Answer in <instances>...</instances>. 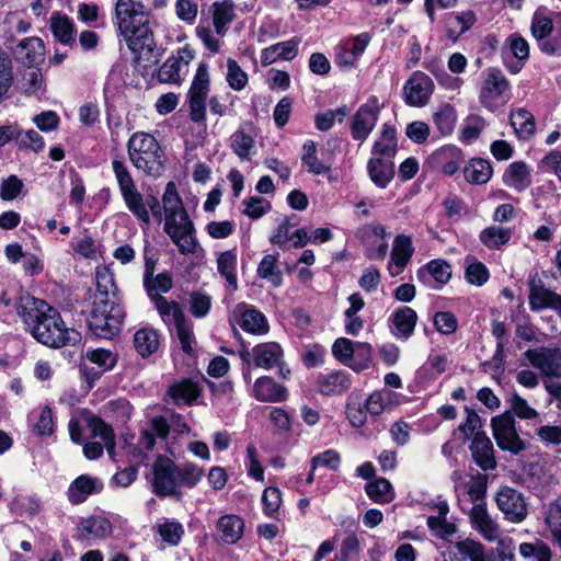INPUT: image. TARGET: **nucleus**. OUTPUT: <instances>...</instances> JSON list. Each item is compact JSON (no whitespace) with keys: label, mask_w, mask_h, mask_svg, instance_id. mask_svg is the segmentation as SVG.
Segmentation results:
<instances>
[{"label":"nucleus","mask_w":561,"mask_h":561,"mask_svg":"<svg viewBox=\"0 0 561 561\" xmlns=\"http://www.w3.org/2000/svg\"><path fill=\"white\" fill-rule=\"evenodd\" d=\"M16 312L22 318L26 331L39 343L53 348L76 344L81 335L66 327L57 309L45 300L31 296L20 297Z\"/></svg>","instance_id":"nucleus-1"},{"label":"nucleus","mask_w":561,"mask_h":561,"mask_svg":"<svg viewBox=\"0 0 561 561\" xmlns=\"http://www.w3.org/2000/svg\"><path fill=\"white\" fill-rule=\"evenodd\" d=\"M115 15L118 30L136 58L156 61V42L145 7L134 0H117Z\"/></svg>","instance_id":"nucleus-2"},{"label":"nucleus","mask_w":561,"mask_h":561,"mask_svg":"<svg viewBox=\"0 0 561 561\" xmlns=\"http://www.w3.org/2000/svg\"><path fill=\"white\" fill-rule=\"evenodd\" d=\"M163 231L181 254H193L197 248L195 226L185 209L174 182H168L161 198Z\"/></svg>","instance_id":"nucleus-3"},{"label":"nucleus","mask_w":561,"mask_h":561,"mask_svg":"<svg viewBox=\"0 0 561 561\" xmlns=\"http://www.w3.org/2000/svg\"><path fill=\"white\" fill-rule=\"evenodd\" d=\"M133 165L147 176L159 178L164 170V153L158 140L144 131L134 133L127 142Z\"/></svg>","instance_id":"nucleus-4"},{"label":"nucleus","mask_w":561,"mask_h":561,"mask_svg":"<svg viewBox=\"0 0 561 561\" xmlns=\"http://www.w3.org/2000/svg\"><path fill=\"white\" fill-rule=\"evenodd\" d=\"M112 170L126 208L138 219L144 228H149L151 217H149V213L146 209L145 196L137 188L127 164L119 159H114L112 161Z\"/></svg>","instance_id":"nucleus-5"},{"label":"nucleus","mask_w":561,"mask_h":561,"mask_svg":"<svg viewBox=\"0 0 561 561\" xmlns=\"http://www.w3.org/2000/svg\"><path fill=\"white\" fill-rule=\"evenodd\" d=\"M125 312L116 300L93 299V308L88 320L91 331L110 339L119 332Z\"/></svg>","instance_id":"nucleus-6"},{"label":"nucleus","mask_w":561,"mask_h":561,"mask_svg":"<svg viewBox=\"0 0 561 561\" xmlns=\"http://www.w3.org/2000/svg\"><path fill=\"white\" fill-rule=\"evenodd\" d=\"M210 82L209 67L207 62L201 61L185 95L190 119L196 124L204 123L206 119Z\"/></svg>","instance_id":"nucleus-7"},{"label":"nucleus","mask_w":561,"mask_h":561,"mask_svg":"<svg viewBox=\"0 0 561 561\" xmlns=\"http://www.w3.org/2000/svg\"><path fill=\"white\" fill-rule=\"evenodd\" d=\"M510 98V83L503 72L496 68L486 69L479 94L480 103L494 112L505 105Z\"/></svg>","instance_id":"nucleus-8"},{"label":"nucleus","mask_w":561,"mask_h":561,"mask_svg":"<svg viewBox=\"0 0 561 561\" xmlns=\"http://www.w3.org/2000/svg\"><path fill=\"white\" fill-rule=\"evenodd\" d=\"M195 57L196 51L191 45L186 44L178 48L158 69V81L168 84H181L187 75L190 64Z\"/></svg>","instance_id":"nucleus-9"},{"label":"nucleus","mask_w":561,"mask_h":561,"mask_svg":"<svg viewBox=\"0 0 561 561\" xmlns=\"http://www.w3.org/2000/svg\"><path fill=\"white\" fill-rule=\"evenodd\" d=\"M251 357L253 365L257 368L273 369L278 368L279 375L286 378L289 374V369L284 368V351L282 346L276 342H266L255 345L251 353L243 355V358Z\"/></svg>","instance_id":"nucleus-10"},{"label":"nucleus","mask_w":561,"mask_h":561,"mask_svg":"<svg viewBox=\"0 0 561 561\" xmlns=\"http://www.w3.org/2000/svg\"><path fill=\"white\" fill-rule=\"evenodd\" d=\"M433 80L423 71H414L403 85L404 102L409 106H425L434 92Z\"/></svg>","instance_id":"nucleus-11"},{"label":"nucleus","mask_w":561,"mask_h":561,"mask_svg":"<svg viewBox=\"0 0 561 561\" xmlns=\"http://www.w3.org/2000/svg\"><path fill=\"white\" fill-rule=\"evenodd\" d=\"M380 104L376 96H371L359 106L352 119L351 134L354 140L364 142L375 128L380 113Z\"/></svg>","instance_id":"nucleus-12"},{"label":"nucleus","mask_w":561,"mask_h":561,"mask_svg":"<svg viewBox=\"0 0 561 561\" xmlns=\"http://www.w3.org/2000/svg\"><path fill=\"white\" fill-rule=\"evenodd\" d=\"M492 430L496 444L501 449L518 454L525 448L515 428V421L510 413H503L493 417Z\"/></svg>","instance_id":"nucleus-13"},{"label":"nucleus","mask_w":561,"mask_h":561,"mask_svg":"<svg viewBox=\"0 0 561 561\" xmlns=\"http://www.w3.org/2000/svg\"><path fill=\"white\" fill-rule=\"evenodd\" d=\"M153 491L159 496L178 495L176 466L171 459L159 456L153 463Z\"/></svg>","instance_id":"nucleus-14"},{"label":"nucleus","mask_w":561,"mask_h":561,"mask_svg":"<svg viewBox=\"0 0 561 561\" xmlns=\"http://www.w3.org/2000/svg\"><path fill=\"white\" fill-rule=\"evenodd\" d=\"M524 357L536 369L547 377L561 376V350L558 347L540 346L529 348Z\"/></svg>","instance_id":"nucleus-15"},{"label":"nucleus","mask_w":561,"mask_h":561,"mask_svg":"<svg viewBox=\"0 0 561 561\" xmlns=\"http://www.w3.org/2000/svg\"><path fill=\"white\" fill-rule=\"evenodd\" d=\"M496 505L511 523H522L528 515L527 504L520 492L510 486H502L496 494Z\"/></svg>","instance_id":"nucleus-16"},{"label":"nucleus","mask_w":561,"mask_h":561,"mask_svg":"<svg viewBox=\"0 0 561 561\" xmlns=\"http://www.w3.org/2000/svg\"><path fill=\"white\" fill-rule=\"evenodd\" d=\"M370 39L371 36L368 33H360L353 37L351 42L339 45L335 53V64L344 70L354 68Z\"/></svg>","instance_id":"nucleus-17"},{"label":"nucleus","mask_w":561,"mask_h":561,"mask_svg":"<svg viewBox=\"0 0 561 561\" xmlns=\"http://www.w3.org/2000/svg\"><path fill=\"white\" fill-rule=\"evenodd\" d=\"M469 450L476 465L483 471L494 470L496 468L497 463L494 447L484 432H477L472 437Z\"/></svg>","instance_id":"nucleus-18"},{"label":"nucleus","mask_w":561,"mask_h":561,"mask_svg":"<svg viewBox=\"0 0 561 561\" xmlns=\"http://www.w3.org/2000/svg\"><path fill=\"white\" fill-rule=\"evenodd\" d=\"M473 528L488 541L493 542L500 537V526L491 517L484 502L473 504L469 514Z\"/></svg>","instance_id":"nucleus-19"},{"label":"nucleus","mask_w":561,"mask_h":561,"mask_svg":"<svg viewBox=\"0 0 561 561\" xmlns=\"http://www.w3.org/2000/svg\"><path fill=\"white\" fill-rule=\"evenodd\" d=\"M103 482L96 477L81 474L77 477L68 486L67 497L72 505H79L87 501L92 494H98L103 490Z\"/></svg>","instance_id":"nucleus-20"},{"label":"nucleus","mask_w":561,"mask_h":561,"mask_svg":"<svg viewBox=\"0 0 561 561\" xmlns=\"http://www.w3.org/2000/svg\"><path fill=\"white\" fill-rule=\"evenodd\" d=\"M233 316L240 318L239 325L245 332L259 335L268 332V323L264 314L245 304L238 305Z\"/></svg>","instance_id":"nucleus-21"},{"label":"nucleus","mask_w":561,"mask_h":561,"mask_svg":"<svg viewBox=\"0 0 561 561\" xmlns=\"http://www.w3.org/2000/svg\"><path fill=\"white\" fill-rule=\"evenodd\" d=\"M301 162L307 171L313 175L327 174L331 171L333 153L321 151V158L317 156L316 144L308 140L302 147Z\"/></svg>","instance_id":"nucleus-22"},{"label":"nucleus","mask_w":561,"mask_h":561,"mask_svg":"<svg viewBox=\"0 0 561 561\" xmlns=\"http://www.w3.org/2000/svg\"><path fill=\"white\" fill-rule=\"evenodd\" d=\"M403 396L387 388L374 391L365 401V408L369 414L377 416L386 411H391L401 404Z\"/></svg>","instance_id":"nucleus-23"},{"label":"nucleus","mask_w":561,"mask_h":561,"mask_svg":"<svg viewBox=\"0 0 561 561\" xmlns=\"http://www.w3.org/2000/svg\"><path fill=\"white\" fill-rule=\"evenodd\" d=\"M250 393L261 402H282L287 399V389L268 376L257 378Z\"/></svg>","instance_id":"nucleus-24"},{"label":"nucleus","mask_w":561,"mask_h":561,"mask_svg":"<svg viewBox=\"0 0 561 561\" xmlns=\"http://www.w3.org/2000/svg\"><path fill=\"white\" fill-rule=\"evenodd\" d=\"M412 239L407 234L394 238L388 270L392 276L399 275L413 255Z\"/></svg>","instance_id":"nucleus-25"},{"label":"nucleus","mask_w":561,"mask_h":561,"mask_svg":"<svg viewBox=\"0 0 561 561\" xmlns=\"http://www.w3.org/2000/svg\"><path fill=\"white\" fill-rule=\"evenodd\" d=\"M244 520L236 514H227L218 518L216 529L219 540L226 545L237 543L244 533Z\"/></svg>","instance_id":"nucleus-26"},{"label":"nucleus","mask_w":561,"mask_h":561,"mask_svg":"<svg viewBox=\"0 0 561 561\" xmlns=\"http://www.w3.org/2000/svg\"><path fill=\"white\" fill-rule=\"evenodd\" d=\"M417 314L410 307L396 310L389 318L391 332L397 339H409L416 325Z\"/></svg>","instance_id":"nucleus-27"},{"label":"nucleus","mask_w":561,"mask_h":561,"mask_svg":"<svg viewBox=\"0 0 561 561\" xmlns=\"http://www.w3.org/2000/svg\"><path fill=\"white\" fill-rule=\"evenodd\" d=\"M367 173L379 188H386L394 176V162L390 159L371 157L367 162Z\"/></svg>","instance_id":"nucleus-28"},{"label":"nucleus","mask_w":561,"mask_h":561,"mask_svg":"<svg viewBox=\"0 0 561 561\" xmlns=\"http://www.w3.org/2000/svg\"><path fill=\"white\" fill-rule=\"evenodd\" d=\"M112 524L103 516H92L81 522L78 527L79 540L104 539L111 536Z\"/></svg>","instance_id":"nucleus-29"},{"label":"nucleus","mask_w":561,"mask_h":561,"mask_svg":"<svg viewBox=\"0 0 561 561\" xmlns=\"http://www.w3.org/2000/svg\"><path fill=\"white\" fill-rule=\"evenodd\" d=\"M317 387L321 394L339 396L351 387V379L345 371H332L320 375L317 379Z\"/></svg>","instance_id":"nucleus-30"},{"label":"nucleus","mask_w":561,"mask_h":561,"mask_svg":"<svg viewBox=\"0 0 561 561\" xmlns=\"http://www.w3.org/2000/svg\"><path fill=\"white\" fill-rule=\"evenodd\" d=\"M144 285L148 296L156 301L157 297H162L161 294L168 293L172 288L173 282L171 275L167 272L154 276L153 265L147 263L144 275Z\"/></svg>","instance_id":"nucleus-31"},{"label":"nucleus","mask_w":561,"mask_h":561,"mask_svg":"<svg viewBox=\"0 0 561 561\" xmlns=\"http://www.w3.org/2000/svg\"><path fill=\"white\" fill-rule=\"evenodd\" d=\"M133 343L137 354L142 358H147L158 351L160 346V334L153 328H140L135 332Z\"/></svg>","instance_id":"nucleus-32"},{"label":"nucleus","mask_w":561,"mask_h":561,"mask_svg":"<svg viewBox=\"0 0 561 561\" xmlns=\"http://www.w3.org/2000/svg\"><path fill=\"white\" fill-rule=\"evenodd\" d=\"M503 182L517 192L526 190L531 183L529 167L522 161L511 163L503 174Z\"/></svg>","instance_id":"nucleus-33"},{"label":"nucleus","mask_w":561,"mask_h":561,"mask_svg":"<svg viewBox=\"0 0 561 561\" xmlns=\"http://www.w3.org/2000/svg\"><path fill=\"white\" fill-rule=\"evenodd\" d=\"M396 129L385 124L378 139L375 141L371 150V157L393 160L397 153Z\"/></svg>","instance_id":"nucleus-34"},{"label":"nucleus","mask_w":561,"mask_h":561,"mask_svg":"<svg viewBox=\"0 0 561 561\" xmlns=\"http://www.w3.org/2000/svg\"><path fill=\"white\" fill-rule=\"evenodd\" d=\"M15 54L24 64L33 66L44 60V43L38 37L24 38L16 46Z\"/></svg>","instance_id":"nucleus-35"},{"label":"nucleus","mask_w":561,"mask_h":561,"mask_svg":"<svg viewBox=\"0 0 561 561\" xmlns=\"http://www.w3.org/2000/svg\"><path fill=\"white\" fill-rule=\"evenodd\" d=\"M213 25L218 36H225L229 24L236 19L234 4L228 0L211 5Z\"/></svg>","instance_id":"nucleus-36"},{"label":"nucleus","mask_w":561,"mask_h":561,"mask_svg":"<svg viewBox=\"0 0 561 561\" xmlns=\"http://www.w3.org/2000/svg\"><path fill=\"white\" fill-rule=\"evenodd\" d=\"M417 276L422 282L430 286L432 285L428 279L431 277L440 287L442 285L447 284L450 279L451 267L446 261L433 260L419 271Z\"/></svg>","instance_id":"nucleus-37"},{"label":"nucleus","mask_w":561,"mask_h":561,"mask_svg":"<svg viewBox=\"0 0 561 561\" xmlns=\"http://www.w3.org/2000/svg\"><path fill=\"white\" fill-rule=\"evenodd\" d=\"M237 263L238 255L234 249L217 254V271L226 279L231 290L238 289Z\"/></svg>","instance_id":"nucleus-38"},{"label":"nucleus","mask_w":561,"mask_h":561,"mask_svg":"<svg viewBox=\"0 0 561 561\" xmlns=\"http://www.w3.org/2000/svg\"><path fill=\"white\" fill-rule=\"evenodd\" d=\"M493 174L491 163L484 159H471L463 168V175L468 183L473 185L485 184Z\"/></svg>","instance_id":"nucleus-39"},{"label":"nucleus","mask_w":561,"mask_h":561,"mask_svg":"<svg viewBox=\"0 0 561 561\" xmlns=\"http://www.w3.org/2000/svg\"><path fill=\"white\" fill-rule=\"evenodd\" d=\"M49 26L56 41L64 45L75 43V24L65 14L58 12L53 13L49 20Z\"/></svg>","instance_id":"nucleus-40"},{"label":"nucleus","mask_w":561,"mask_h":561,"mask_svg":"<svg viewBox=\"0 0 561 561\" xmlns=\"http://www.w3.org/2000/svg\"><path fill=\"white\" fill-rule=\"evenodd\" d=\"M170 425L162 416L151 420L150 427L142 430L139 438V446L142 450H152L156 444V437L165 438L169 434Z\"/></svg>","instance_id":"nucleus-41"},{"label":"nucleus","mask_w":561,"mask_h":561,"mask_svg":"<svg viewBox=\"0 0 561 561\" xmlns=\"http://www.w3.org/2000/svg\"><path fill=\"white\" fill-rule=\"evenodd\" d=\"M95 276L96 291L94 294V299L118 301L114 274L107 267H99Z\"/></svg>","instance_id":"nucleus-42"},{"label":"nucleus","mask_w":561,"mask_h":561,"mask_svg":"<svg viewBox=\"0 0 561 561\" xmlns=\"http://www.w3.org/2000/svg\"><path fill=\"white\" fill-rule=\"evenodd\" d=\"M433 123L442 136H449L457 123V113L453 105L445 103L433 113Z\"/></svg>","instance_id":"nucleus-43"},{"label":"nucleus","mask_w":561,"mask_h":561,"mask_svg":"<svg viewBox=\"0 0 561 561\" xmlns=\"http://www.w3.org/2000/svg\"><path fill=\"white\" fill-rule=\"evenodd\" d=\"M169 396L175 403H185L191 405L199 396V389L196 382L191 379H182L169 387Z\"/></svg>","instance_id":"nucleus-44"},{"label":"nucleus","mask_w":561,"mask_h":561,"mask_svg":"<svg viewBox=\"0 0 561 561\" xmlns=\"http://www.w3.org/2000/svg\"><path fill=\"white\" fill-rule=\"evenodd\" d=\"M154 304L167 325L175 328L186 320L178 302L168 301L164 297H157Z\"/></svg>","instance_id":"nucleus-45"},{"label":"nucleus","mask_w":561,"mask_h":561,"mask_svg":"<svg viewBox=\"0 0 561 561\" xmlns=\"http://www.w3.org/2000/svg\"><path fill=\"white\" fill-rule=\"evenodd\" d=\"M511 125L519 139L527 140L535 134V118L527 110L518 108L512 112Z\"/></svg>","instance_id":"nucleus-46"},{"label":"nucleus","mask_w":561,"mask_h":561,"mask_svg":"<svg viewBox=\"0 0 561 561\" xmlns=\"http://www.w3.org/2000/svg\"><path fill=\"white\" fill-rule=\"evenodd\" d=\"M557 293L546 288L540 280L533 279L529 284V307L533 311H540L550 306Z\"/></svg>","instance_id":"nucleus-47"},{"label":"nucleus","mask_w":561,"mask_h":561,"mask_svg":"<svg viewBox=\"0 0 561 561\" xmlns=\"http://www.w3.org/2000/svg\"><path fill=\"white\" fill-rule=\"evenodd\" d=\"M368 497L379 504L390 503L394 499V491L389 480L377 478L365 486Z\"/></svg>","instance_id":"nucleus-48"},{"label":"nucleus","mask_w":561,"mask_h":561,"mask_svg":"<svg viewBox=\"0 0 561 561\" xmlns=\"http://www.w3.org/2000/svg\"><path fill=\"white\" fill-rule=\"evenodd\" d=\"M553 30V22L547 14L539 10L534 13L530 24V32L533 37L538 42L540 49L542 43L549 42Z\"/></svg>","instance_id":"nucleus-49"},{"label":"nucleus","mask_w":561,"mask_h":561,"mask_svg":"<svg viewBox=\"0 0 561 561\" xmlns=\"http://www.w3.org/2000/svg\"><path fill=\"white\" fill-rule=\"evenodd\" d=\"M230 147L241 160H250L255 153V140L242 128L231 135Z\"/></svg>","instance_id":"nucleus-50"},{"label":"nucleus","mask_w":561,"mask_h":561,"mask_svg":"<svg viewBox=\"0 0 561 561\" xmlns=\"http://www.w3.org/2000/svg\"><path fill=\"white\" fill-rule=\"evenodd\" d=\"M89 427L93 437H100L104 442L108 456L115 459V434L113 428L100 417H91L89 420Z\"/></svg>","instance_id":"nucleus-51"},{"label":"nucleus","mask_w":561,"mask_h":561,"mask_svg":"<svg viewBox=\"0 0 561 561\" xmlns=\"http://www.w3.org/2000/svg\"><path fill=\"white\" fill-rule=\"evenodd\" d=\"M437 159L440 161L442 171L446 175L455 174L463 162L461 150L454 146L444 147L437 151Z\"/></svg>","instance_id":"nucleus-52"},{"label":"nucleus","mask_w":561,"mask_h":561,"mask_svg":"<svg viewBox=\"0 0 561 561\" xmlns=\"http://www.w3.org/2000/svg\"><path fill=\"white\" fill-rule=\"evenodd\" d=\"M511 230L500 226H491L480 232V241L488 249H499L511 240Z\"/></svg>","instance_id":"nucleus-53"},{"label":"nucleus","mask_w":561,"mask_h":561,"mask_svg":"<svg viewBox=\"0 0 561 561\" xmlns=\"http://www.w3.org/2000/svg\"><path fill=\"white\" fill-rule=\"evenodd\" d=\"M31 417L34 420L33 430L39 436H49L55 431L53 412L48 407H42L32 412Z\"/></svg>","instance_id":"nucleus-54"},{"label":"nucleus","mask_w":561,"mask_h":561,"mask_svg":"<svg viewBox=\"0 0 561 561\" xmlns=\"http://www.w3.org/2000/svg\"><path fill=\"white\" fill-rule=\"evenodd\" d=\"M465 262V276L468 283L482 286L489 280V270L483 263L477 261L473 256H467Z\"/></svg>","instance_id":"nucleus-55"},{"label":"nucleus","mask_w":561,"mask_h":561,"mask_svg":"<svg viewBox=\"0 0 561 561\" xmlns=\"http://www.w3.org/2000/svg\"><path fill=\"white\" fill-rule=\"evenodd\" d=\"M226 81L233 91H242L249 82L248 73L232 58L227 59Z\"/></svg>","instance_id":"nucleus-56"},{"label":"nucleus","mask_w":561,"mask_h":561,"mask_svg":"<svg viewBox=\"0 0 561 561\" xmlns=\"http://www.w3.org/2000/svg\"><path fill=\"white\" fill-rule=\"evenodd\" d=\"M277 257L273 254H267L263 256L259 266H257V275L271 282L275 287L280 286L282 284V273L277 270L276 266Z\"/></svg>","instance_id":"nucleus-57"},{"label":"nucleus","mask_w":561,"mask_h":561,"mask_svg":"<svg viewBox=\"0 0 561 561\" xmlns=\"http://www.w3.org/2000/svg\"><path fill=\"white\" fill-rule=\"evenodd\" d=\"M13 84V67L9 55L0 47V102L8 96Z\"/></svg>","instance_id":"nucleus-58"},{"label":"nucleus","mask_w":561,"mask_h":561,"mask_svg":"<svg viewBox=\"0 0 561 561\" xmlns=\"http://www.w3.org/2000/svg\"><path fill=\"white\" fill-rule=\"evenodd\" d=\"M519 554L525 559H536V561H550L551 550L541 540L536 542H523L519 545Z\"/></svg>","instance_id":"nucleus-59"},{"label":"nucleus","mask_w":561,"mask_h":561,"mask_svg":"<svg viewBox=\"0 0 561 561\" xmlns=\"http://www.w3.org/2000/svg\"><path fill=\"white\" fill-rule=\"evenodd\" d=\"M196 37L203 43L204 47L213 55L220 50V37L208 24L201 22L195 27Z\"/></svg>","instance_id":"nucleus-60"},{"label":"nucleus","mask_w":561,"mask_h":561,"mask_svg":"<svg viewBox=\"0 0 561 561\" xmlns=\"http://www.w3.org/2000/svg\"><path fill=\"white\" fill-rule=\"evenodd\" d=\"M158 533L164 542L175 547L180 543L184 535V528L179 522L167 520L158 525Z\"/></svg>","instance_id":"nucleus-61"},{"label":"nucleus","mask_w":561,"mask_h":561,"mask_svg":"<svg viewBox=\"0 0 561 561\" xmlns=\"http://www.w3.org/2000/svg\"><path fill=\"white\" fill-rule=\"evenodd\" d=\"M368 411L360 400L351 394L346 404V416L354 427H362L367 421Z\"/></svg>","instance_id":"nucleus-62"},{"label":"nucleus","mask_w":561,"mask_h":561,"mask_svg":"<svg viewBox=\"0 0 561 561\" xmlns=\"http://www.w3.org/2000/svg\"><path fill=\"white\" fill-rule=\"evenodd\" d=\"M359 550L360 545L357 536L351 534L342 540L339 552L331 561H352L358 556Z\"/></svg>","instance_id":"nucleus-63"},{"label":"nucleus","mask_w":561,"mask_h":561,"mask_svg":"<svg viewBox=\"0 0 561 561\" xmlns=\"http://www.w3.org/2000/svg\"><path fill=\"white\" fill-rule=\"evenodd\" d=\"M176 474L179 485H184L187 488L195 486L203 477V470L195 463H185L183 467H176Z\"/></svg>","instance_id":"nucleus-64"}]
</instances>
